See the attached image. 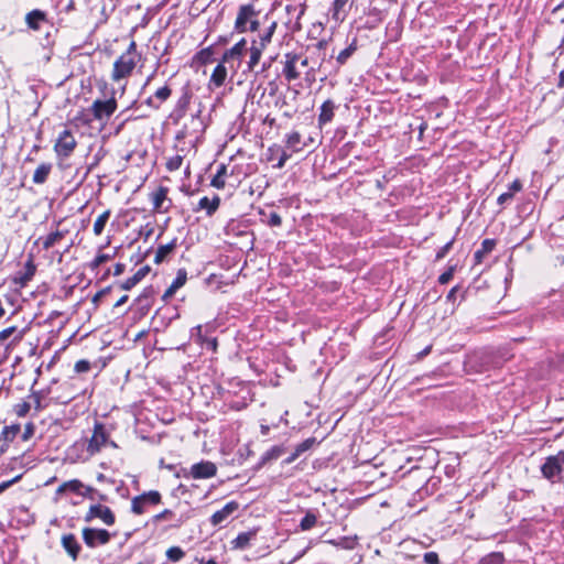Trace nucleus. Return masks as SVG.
Masks as SVG:
<instances>
[{
	"label": "nucleus",
	"mask_w": 564,
	"mask_h": 564,
	"mask_svg": "<svg viewBox=\"0 0 564 564\" xmlns=\"http://www.w3.org/2000/svg\"><path fill=\"white\" fill-rule=\"evenodd\" d=\"M46 20V14L44 11H41L39 9H34L30 11L25 17V22L28 26L34 31L40 30L41 22H44Z\"/></svg>",
	"instance_id": "bb28decb"
},
{
	"label": "nucleus",
	"mask_w": 564,
	"mask_h": 564,
	"mask_svg": "<svg viewBox=\"0 0 564 564\" xmlns=\"http://www.w3.org/2000/svg\"><path fill=\"white\" fill-rule=\"evenodd\" d=\"M455 267H449L445 272L438 276L440 284H447L454 275Z\"/></svg>",
	"instance_id": "6e6d98bb"
},
{
	"label": "nucleus",
	"mask_w": 564,
	"mask_h": 564,
	"mask_svg": "<svg viewBox=\"0 0 564 564\" xmlns=\"http://www.w3.org/2000/svg\"><path fill=\"white\" fill-rule=\"evenodd\" d=\"M111 259V256L108 253H99L96 256V258L90 262L89 267L91 270H96L99 265L102 263L109 261Z\"/></svg>",
	"instance_id": "603ef678"
},
{
	"label": "nucleus",
	"mask_w": 564,
	"mask_h": 564,
	"mask_svg": "<svg viewBox=\"0 0 564 564\" xmlns=\"http://www.w3.org/2000/svg\"><path fill=\"white\" fill-rule=\"evenodd\" d=\"M285 452V448L283 445H274L271 448H269L267 452H264L260 458L259 466H263L271 460H275L280 458L283 453Z\"/></svg>",
	"instance_id": "cd10ccee"
},
{
	"label": "nucleus",
	"mask_w": 564,
	"mask_h": 564,
	"mask_svg": "<svg viewBox=\"0 0 564 564\" xmlns=\"http://www.w3.org/2000/svg\"><path fill=\"white\" fill-rule=\"evenodd\" d=\"M61 544L73 561L78 558L82 545L73 533L63 534L61 538Z\"/></svg>",
	"instance_id": "f3484780"
},
{
	"label": "nucleus",
	"mask_w": 564,
	"mask_h": 564,
	"mask_svg": "<svg viewBox=\"0 0 564 564\" xmlns=\"http://www.w3.org/2000/svg\"><path fill=\"white\" fill-rule=\"evenodd\" d=\"M139 62L140 61L121 54L113 63L111 79L113 82H120L121 79L130 77Z\"/></svg>",
	"instance_id": "f03ea898"
},
{
	"label": "nucleus",
	"mask_w": 564,
	"mask_h": 564,
	"mask_svg": "<svg viewBox=\"0 0 564 564\" xmlns=\"http://www.w3.org/2000/svg\"><path fill=\"white\" fill-rule=\"evenodd\" d=\"M227 78V68L225 67V63H223V59L220 63L214 68L212 76L209 78V86L219 88L225 84V80Z\"/></svg>",
	"instance_id": "5701e85b"
},
{
	"label": "nucleus",
	"mask_w": 564,
	"mask_h": 564,
	"mask_svg": "<svg viewBox=\"0 0 564 564\" xmlns=\"http://www.w3.org/2000/svg\"><path fill=\"white\" fill-rule=\"evenodd\" d=\"M564 23V2L555 7L552 11V24Z\"/></svg>",
	"instance_id": "49530a36"
},
{
	"label": "nucleus",
	"mask_w": 564,
	"mask_h": 564,
	"mask_svg": "<svg viewBox=\"0 0 564 564\" xmlns=\"http://www.w3.org/2000/svg\"><path fill=\"white\" fill-rule=\"evenodd\" d=\"M423 558L426 564H441L436 552H427L424 554Z\"/></svg>",
	"instance_id": "052dcab7"
},
{
	"label": "nucleus",
	"mask_w": 564,
	"mask_h": 564,
	"mask_svg": "<svg viewBox=\"0 0 564 564\" xmlns=\"http://www.w3.org/2000/svg\"><path fill=\"white\" fill-rule=\"evenodd\" d=\"M108 435L105 431V426L101 423H96L94 432L88 441L87 452L89 455H95L100 452L101 447L107 443Z\"/></svg>",
	"instance_id": "9b49d317"
},
{
	"label": "nucleus",
	"mask_w": 564,
	"mask_h": 564,
	"mask_svg": "<svg viewBox=\"0 0 564 564\" xmlns=\"http://www.w3.org/2000/svg\"><path fill=\"white\" fill-rule=\"evenodd\" d=\"M564 470V451L558 452L556 455H552L545 458L544 464L541 466L542 475L554 481V478L560 476Z\"/></svg>",
	"instance_id": "423d86ee"
},
{
	"label": "nucleus",
	"mask_w": 564,
	"mask_h": 564,
	"mask_svg": "<svg viewBox=\"0 0 564 564\" xmlns=\"http://www.w3.org/2000/svg\"><path fill=\"white\" fill-rule=\"evenodd\" d=\"M172 95V89L169 85H164L158 88L154 93V98L160 104V106L165 102Z\"/></svg>",
	"instance_id": "37998d69"
},
{
	"label": "nucleus",
	"mask_w": 564,
	"mask_h": 564,
	"mask_svg": "<svg viewBox=\"0 0 564 564\" xmlns=\"http://www.w3.org/2000/svg\"><path fill=\"white\" fill-rule=\"evenodd\" d=\"M177 247V239L174 238L172 241H170L166 245H161L156 249L155 256H154V262L156 264L162 263Z\"/></svg>",
	"instance_id": "a878e982"
},
{
	"label": "nucleus",
	"mask_w": 564,
	"mask_h": 564,
	"mask_svg": "<svg viewBox=\"0 0 564 564\" xmlns=\"http://www.w3.org/2000/svg\"><path fill=\"white\" fill-rule=\"evenodd\" d=\"M336 109H337V105L332 99H327L321 105L319 113H318V118H317L319 128L332 122V120L334 119Z\"/></svg>",
	"instance_id": "a211bd4d"
},
{
	"label": "nucleus",
	"mask_w": 564,
	"mask_h": 564,
	"mask_svg": "<svg viewBox=\"0 0 564 564\" xmlns=\"http://www.w3.org/2000/svg\"><path fill=\"white\" fill-rule=\"evenodd\" d=\"M162 496L158 490H150L132 498L131 511L135 514H142L147 510V506L160 505Z\"/></svg>",
	"instance_id": "39448f33"
},
{
	"label": "nucleus",
	"mask_w": 564,
	"mask_h": 564,
	"mask_svg": "<svg viewBox=\"0 0 564 564\" xmlns=\"http://www.w3.org/2000/svg\"><path fill=\"white\" fill-rule=\"evenodd\" d=\"M259 13L260 10H258L253 3L239 6L234 25L235 31L238 33L248 32V23L253 18H257Z\"/></svg>",
	"instance_id": "7ed1b4c3"
},
{
	"label": "nucleus",
	"mask_w": 564,
	"mask_h": 564,
	"mask_svg": "<svg viewBox=\"0 0 564 564\" xmlns=\"http://www.w3.org/2000/svg\"><path fill=\"white\" fill-rule=\"evenodd\" d=\"M165 554L169 561L175 563L184 557L185 552L180 546H171Z\"/></svg>",
	"instance_id": "a18cd8bd"
},
{
	"label": "nucleus",
	"mask_w": 564,
	"mask_h": 564,
	"mask_svg": "<svg viewBox=\"0 0 564 564\" xmlns=\"http://www.w3.org/2000/svg\"><path fill=\"white\" fill-rule=\"evenodd\" d=\"M110 289H111L110 286H107V288H105V289H102V290L98 291V292L94 295V297H93L91 302L95 304V306H96V307L99 305V303H100L101 299H102L106 294H108V293L110 292Z\"/></svg>",
	"instance_id": "e2e57ef3"
},
{
	"label": "nucleus",
	"mask_w": 564,
	"mask_h": 564,
	"mask_svg": "<svg viewBox=\"0 0 564 564\" xmlns=\"http://www.w3.org/2000/svg\"><path fill=\"white\" fill-rule=\"evenodd\" d=\"M337 544L344 549H354L356 540L351 538H343Z\"/></svg>",
	"instance_id": "69168bd1"
},
{
	"label": "nucleus",
	"mask_w": 564,
	"mask_h": 564,
	"mask_svg": "<svg viewBox=\"0 0 564 564\" xmlns=\"http://www.w3.org/2000/svg\"><path fill=\"white\" fill-rule=\"evenodd\" d=\"M52 171V164L51 163H42L40 164L33 174V183L34 184H44Z\"/></svg>",
	"instance_id": "7c9ffc66"
},
{
	"label": "nucleus",
	"mask_w": 564,
	"mask_h": 564,
	"mask_svg": "<svg viewBox=\"0 0 564 564\" xmlns=\"http://www.w3.org/2000/svg\"><path fill=\"white\" fill-rule=\"evenodd\" d=\"M300 62V54L296 52H286L282 61V75L288 83L294 82L300 78V70L297 65Z\"/></svg>",
	"instance_id": "1a4fd4ad"
},
{
	"label": "nucleus",
	"mask_w": 564,
	"mask_h": 564,
	"mask_svg": "<svg viewBox=\"0 0 564 564\" xmlns=\"http://www.w3.org/2000/svg\"><path fill=\"white\" fill-rule=\"evenodd\" d=\"M316 444L315 437H310L295 446V452L301 456L304 452L311 449Z\"/></svg>",
	"instance_id": "de8ad7c7"
},
{
	"label": "nucleus",
	"mask_w": 564,
	"mask_h": 564,
	"mask_svg": "<svg viewBox=\"0 0 564 564\" xmlns=\"http://www.w3.org/2000/svg\"><path fill=\"white\" fill-rule=\"evenodd\" d=\"M150 271H151V268L149 265H144V267L140 268L132 276L124 280L120 284V288L126 291L131 290L141 280H143L149 274Z\"/></svg>",
	"instance_id": "393cba45"
},
{
	"label": "nucleus",
	"mask_w": 564,
	"mask_h": 564,
	"mask_svg": "<svg viewBox=\"0 0 564 564\" xmlns=\"http://www.w3.org/2000/svg\"><path fill=\"white\" fill-rule=\"evenodd\" d=\"M212 54H213V48H212V46H209V47H206V48H203L202 51H199L196 56H197L198 61H200L203 64H206L210 61Z\"/></svg>",
	"instance_id": "864d4df0"
},
{
	"label": "nucleus",
	"mask_w": 564,
	"mask_h": 564,
	"mask_svg": "<svg viewBox=\"0 0 564 564\" xmlns=\"http://www.w3.org/2000/svg\"><path fill=\"white\" fill-rule=\"evenodd\" d=\"M66 234H67V231L56 230L54 232L48 234L46 237L39 238V241L42 242L44 250H48L54 245L59 242L65 237Z\"/></svg>",
	"instance_id": "c756f323"
},
{
	"label": "nucleus",
	"mask_w": 564,
	"mask_h": 564,
	"mask_svg": "<svg viewBox=\"0 0 564 564\" xmlns=\"http://www.w3.org/2000/svg\"><path fill=\"white\" fill-rule=\"evenodd\" d=\"M137 119H139V116H133V115H130L127 112L123 117H121L119 119L120 123L118 124L116 132L119 133L123 129V127L126 126L127 122L134 121Z\"/></svg>",
	"instance_id": "bf43d9fd"
},
{
	"label": "nucleus",
	"mask_w": 564,
	"mask_h": 564,
	"mask_svg": "<svg viewBox=\"0 0 564 564\" xmlns=\"http://www.w3.org/2000/svg\"><path fill=\"white\" fill-rule=\"evenodd\" d=\"M20 431V425L4 426L1 433V441L9 444Z\"/></svg>",
	"instance_id": "79ce46f5"
},
{
	"label": "nucleus",
	"mask_w": 564,
	"mask_h": 564,
	"mask_svg": "<svg viewBox=\"0 0 564 564\" xmlns=\"http://www.w3.org/2000/svg\"><path fill=\"white\" fill-rule=\"evenodd\" d=\"M217 474V466L210 460H202L191 466L189 476L193 479H208Z\"/></svg>",
	"instance_id": "ddd939ff"
},
{
	"label": "nucleus",
	"mask_w": 564,
	"mask_h": 564,
	"mask_svg": "<svg viewBox=\"0 0 564 564\" xmlns=\"http://www.w3.org/2000/svg\"><path fill=\"white\" fill-rule=\"evenodd\" d=\"M267 224L271 227H279L282 224V218L278 213L272 212L269 214Z\"/></svg>",
	"instance_id": "13d9d810"
},
{
	"label": "nucleus",
	"mask_w": 564,
	"mask_h": 564,
	"mask_svg": "<svg viewBox=\"0 0 564 564\" xmlns=\"http://www.w3.org/2000/svg\"><path fill=\"white\" fill-rule=\"evenodd\" d=\"M204 130L205 126L200 115H193L189 118V122L185 123L183 128L177 132L176 140L181 141L186 138H191L189 142L194 144L199 139Z\"/></svg>",
	"instance_id": "f257e3e1"
},
{
	"label": "nucleus",
	"mask_w": 564,
	"mask_h": 564,
	"mask_svg": "<svg viewBox=\"0 0 564 564\" xmlns=\"http://www.w3.org/2000/svg\"><path fill=\"white\" fill-rule=\"evenodd\" d=\"M21 475L15 476L14 478L3 481L0 484V494L7 490L9 487H11L13 484L18 482L21 479Z\"/></svg>",
	"instance_id": "0e129e2a"
},
{
	"label": "nucleus",
	"mask_w": 564,
	"mask_h": 564,
	"mask_svg": "<svg viewBox=\"0 0 564 564\" xmlns=\"http://www.w3.org/2000/svg\"><path fill=\"white\" fill-rule=\"evenodd\" d=\"M35 271H36V267L33 262L32 259H30L29 261H26V263L24 264V272L21 273L20 278H19V282L21 285H25L29 281L32 280V278L34 276L35 274Z\"/></svg>",
	"instance_id": "4c0bfd02"
},
{
	"label": "nucleus",
	"mask_w": 564,
	"mask_h": 564,
	"mask_svg": "<svg viewBox=\"0 0 564 564\" xmlns=\"http://www.w3.org/2000/svg\"><path fill=\"white\" fill-rule=\"evenodd\" d=\"M512 198H513V193L512 192H506V193H502L501 195H499L497 202H498L499 205H503L507 202L511 200Z\"/></svg>",
	"instance_id": "338daca9"
},
{
	"label": "nucleus",
	"mask_w": 564,
	"mask_h": 564,
	"mask_svg": "<svg viewBox=\"0 0 564 564\" xmlns=\"http://www.w3.org/2000/svg\"><path fill=\"white\" fill-rule=\"evenodd\" d=\"M454 241H455V238H453L452 240H449L447 243H445L437 252H436V256H435V259L436 261L443 259L447 253L448 251L452 249L453 245H454Z\"/></svg>",
	"instance_id": "5fc2aeb1"
},
{
	"label": "nucleus",
	"mask_w": 564,
	"mask_h": 564,
	"mask_svg": "<svg viewBox=\"0 0 564 564\" xmlns=\"http://www.w3.org/2000/svg\"><path fill=\"white\" fill-rule=\"evenodd\" d=\"M317 523V516L312 512V511H307L305 513V516L302 518V520L300 521V529L301 531H308L311 530L312 528H314Z\"/></svg>",
	"instance_id": "58836bf2"
},
{
	"label": "nucleus",
	"mask_w": 564,
	"mask_h": 564,
	"mask_svg": "<svg viewBox=\"0 0 564 564\" xmlns=\"http://www.w3.org/2000/svg\"><path fill=\"white\" fill-rule=\"evenodd\" d=\"M191 98H192L191 90L188 88H184L182 96L177 100L176 111L184 113L191 102Z\"/></svg>",
	"instance_id": "a19ab883"
},
{
	"label": "nucleus",
	"mask_w": 564,
	"mask_h": 564,
	"mask_svg": "<svg viewBox=\"0 0 564 564\" xmlns=\"http://www.w3.org/2000/svg\"><path fill=\"white\" fill-rule=\"evenodd\" d=\"M30 409H31V403H30V402H26V401H23V402L17 403V404L13 406V411H14V413H15L19 417H23V416H25V415L30 412Z\"/></svg>",
	"instance_id": "8fccbe9b"
},
{
	"label": "nucleus",
	"mask_w": 564,
	"mask_h": 564,
	"mask_svg": "<svg viewBox=\"0 0 564 564\" xmlns=\"http://www.w3.org/2000/svg\"><path fill=\"white\" fill-rule=\"evenodd\" d=\"M169 188L159 186L150 194L152 209L154 213H167L172 207V200L167 197Z\"/></svg>",
	"instance_id": "9d476101"
},
{
	"label": "nucleus",
	"mask_w": 564,
	"mask_h": 564,
	"mask_svg": "<svg viewBox=\"0 0 564 564\" xmlns=\"http://www.w3.org/2000/svg\"><path fill=\"white\" fill-rule=\"evenodd\" d=\"M291 158V154L286 153L285 151L282 152L278 163L275 164V167L278 169H282L286 161Z\"/></svg>",
	"instance_id": "774afa93"
},
{
	"label": "nucleus",
	"mask_w": 564,
	"mask_h": 564,
	"mask_svg": "<svg viewBox=\"0 0 564 564\" xmlns=\"http://www.w3.org/2000/svg\"><path fill=\"white\" fill-rule=\"evenodd\" d=\"M285 144L292 152H300L304 148V144L302 143V135L297 131H292L286 134Z\"/></svg>",
	"instance_id": "2f4dec72"
},
{
	"label": "nucleus",
	"mask_w": 564,
	"mask_h": 564,
	"mask_svg": "<svg viewBox=\"0 0 564 564\" xmlns=\"http://www.w3.org/2000/svg\"><path fill=\"white\" fill-rule=\"evenodd\" d=\"M82 535L85 544L90 549L97 547L98 545H105L111 540V533L105 529L87 527L83 529Z\"/></svg>",
	"instance_id": "6e6552de"
},
{
	"label": "nucleus",
	"mask_w": 564,
	"mask_h": 564,
	"mask_svg": "<svg viewBox=\"0 0 564 564\" xmlns=\"http://www.w3.org/2000/svg\"><path fill=\"white\" fill-rule=\"evenodd\" d=\"M137 43L135 41H131L128 48L126 50L124 53H122V55L124 56H129V57H132L137 61H141V54L138 52V48H137Z\"/></svg>",
	"instance_id": "3c124183"
},
{
	"label": "nucleus",
	"mask_w": 564,
	"mask_h": 564,
	"mask_svg": "<svg viewBox=\"0 0 564 564\" xmlns=\"http://www.w3.org/2000/svg\"><path fill=\"white\" fill-rule=\"evenodd\" d=\"M496 247L495 239H485L481 242L480 249L474 253V260L476 264H480L486 254L490 253Z\"/></svg>",
	"instance_id": "c85d7f7f"
},
{
	"label": "nucleus",
	"mask_w": 564,
	"mask_h": 564,
	"mask_svg": "<svg viewBox=\"0 0 564 564\" xmlns=\"http://www.w3.org/2000/svg\"><path fill=\"white\" fill-rule=\"evenodd\" d=\"M227 166L225 164L218 165L217 172L210 181V185L217 189H223L226 186Z\"/></svg>",
	"instance_id": "473e14b6"
},
{
	"label": "nucleus",
	"mask_w": 564,
	"mask_h": 564,
	"mask_svg": "<svg viewBox=\"0 0 564 564\" xmlns=\"http://www.w3.org/2000/svg\"><path fill=\"white\" fill-rule=\"evenodd\" d=\"M278 29V22L272 21L264 30L258 33L257 37H253L251 41L256 42V44L267 48L269 44L272 42L273 35Z\"/></svg>",
	"instance_id": "aec40b11"
},
{
	"label": "nucleus",
	"mask_w": 564,
	"mask_h": 564,
	"mask_svg": "<svg viewBox=\"0 0 564 564\" xmlns=\"http://www.w3.org/2000/svg\"><path fill=\"white\" fill-rule=\"evenodd\" d=\"M187 281V272L185 269H178L175 279L171 283V285L164 292L162 300L167 301L171 299L175 292L181 289Z\"/></svg>",
	"instance_id": "412c9836"
},
{
	"label": "nucleus",
	"mask_w": 564,
	"mask_h": 564,
	"mask_svg": "<svg viewBox=\"0 0 564 564\" xmlns=\"http://www.w3.org/2000/svg\"><path fill=\"white\" fill-rule=\"evenodd\" d=\"M173 514H174V513H173V511H172V510H170V509H165V510H163L162 512H160V513H158V514H155V516L153 517V522H155V523H156V522H160V521H162V520L170 519V518H172V517H173Z\"/></svg>",
	"instance_id": "680f3d73"
},
{
	"label": "nucleus",
	"mask_w": 564,
	"mask_h": 564,
	"mask_svg": "<svg viewBox=\"0 0 564 564\" xmlns=\"http://www.w3.org/2000/svg\"><path fill=\"white\" fill-rule=\"evenodd\" d=\"M505 556L501 552H492L484 556L479 564H503Z\"/></svg>",
	"instance_id": "c03bdc74"
},
{
	"label": "nucleus",
	"mask_w": 564,
	"mask_h": 564,
	"mask_svg": "<svg viewBox=\"0 0 564 564\" xmlns=\"http://www.w3.org/2000/svg\"><path fill=\"white\" fill-rule=\"evenodd\" d=\"M182 163H183V156L180 154L174 155L166 161V164H165L166 170L170 172L177 171L178 169H181Z\"/></svg>",
	"instance_id": "09e8293b"
},
{
	"label": "nucleus",
	"mask_w": 564,
	"mask_h": 564,
	"mask_svg": "<svg viewBox=\"0 0 564 564\" xmlns=\"http://www.w3.org/2000/svg\"><path fill=\"white\" fill-rule=\"evenodd\" d=\"M74 370L77 373L88 372L90 370V362L85 359L78 360L75 364Z\"/></svg>",
	"instance_id": "4d7b16f0"
},
{
	"label": "nucleus",
	"mask_w": 564,
	"mask_h": 564,
	"mask_svg": "<svg viewBox=\"0 0 564 564\" xmlns=\"http://www.w3.org/2000/svg\"><path fill=\"white\" fill-rule=\"evenodd\" d=\"M95 518H99L107 525H112L116 521L111 509L102 505L90 506L88 512L85 516V521L90 522Z\"/></svg>",
	"instance_id": "f8f14e48"
},
{
	"label": "nucleus",
	"mask_w": 564,
	"mask_h": 564,
	"mask_svg": "<svg viewBox=\"0 0 564 564\" xmlns=\"http://www.w3.org/2000/svg\"><path fill=\"white\" fill-rule=\"evenodd\" d=\"M265 50L267 48L256 44V42H252V41L250 42L249 61L247 62L248 70H250V72L254 70L256 66L259 64V62L262 57V54Z\"/></svg>",
	"instance_id": "b1692460"
},
{
	"label": "nucleus",
	"mask_w": 564,
	"mask_h": 564,
	"mask_svg": "<svg viewBox=\"0 0 564 564\" xmlns=\"http://www.w3.org/2000/svg\"><path fill=\"white\" fill-rule=\"evenodd\" d=\"M84 487L85 486H84V484L80 480L72 479V480L65 481L62 485H59L58 488L56 489V494L61 495V494H64L66 491H73V492H76V494H80V490Z\"/></svg>",
	"instance_id": "72a5a7b5"
},
{
	"label": "nucleus",
	"mask_w": 564,
	"mask_h": 564,
	"mask_svg": "<svg viewBox=\"0 0 564 564\" xmlns=\"http://www.w3.org/2000/svg\"><path fill=\"white\" fill-rule=\"evenodd\" d=\"M111 212L109 209L105 210L100 214L94 224V234L96 236H100L105 229V226L110 217Z\"/></svg>",
	"instance_id": "ea45409f"
},
{
	"label": "nucleus",
	"mask_w": 564,
	"mask_h": 564,
	"mask_svg": "<svg viewBox=\"0 0 564 564\" xmlns=\"http://www.w3.org/2000/svg\"><path fill=\"white\" fill-rule=\"evenodd\" d=\"M77 147V141L70 130L65 129L59 134L54 144V151L58 158L67 159Z\"/></svg>",
	"instance_id": "20e7f679"
},
{
	"label": "nucleus",
	"mask_w": 564,
	"mask_h": 564,
	"mask_svg": "<svg viewBox=\"0 0 564 564\" xmlns=\"http://www.w3.org/2000/svg\"><path fill=\"white\" fill-rule=\"evenodd\" d=\"M348 0H334L332 4V18L335 21H343L346 17L345 7Z\"/></svg>",
	"instance_id": "c9c22d12"
},
{
	"label": "nucleus",
	"mask_w": 564,
	"mask_h": 564,
	"mask_svg": "<svg viewBox=\"0 0 564 564\" xmlns=\"http://www.w3.org/2000/svg\"><path fill=\"white\" fill-rule=\"evenodd\" d=\"M112 90L111 97L107 100L96 99L91 107L90 112L96 120H104L110 118L117 110V100Z\"/></svg>",
	"instance_id": "0eeeda50"
},
{
	"label": "nucleus",
	"mask_w": 564,
	"mask_h": 564,
	"mask_svg": "<svg viewBox=\"0 0 564 564\" xmlns=\"http://www.w3.org/2000/svg\"><path fill=\"white\" fill-rule=\"evenodd\" d=\"M357 50V40H354L349 46H347L346 48L341 50L337 57H336V62L341 66L344 64L347 63V61L351 57V55L356 52Z\"/></svg>",
	"instance_id": "e433bc0d"
},
{
	"label": "nucleus",
	"mask_w": 564,
	"mask_h": 564,
	"mask_svg": "<svg viewBox=\"0 0 564 564\" xmlns=\"http://www.w3.org/2000/svg\"><path fill=\"white\" fill-rule=\"evenodd\" d=\"M256 536L254 531L241 532L232 541V545L236 549L243 550L249 546L250 541Z\"/></svg>",
	"instance_id": "f704fd0d"
},
{
	"label": "nucleus",
	"mask_w": 564,
	"mask_h": 564,
	"mask_svg": "<svg viewBox=\"0 0 564 564\" xmlns=\"http://www.w3.org/2000/svg\"><path fill=\"white\" fill-rule=\"evenodd\" d=\"M25 329H18L15 326H10L0 332V346H9L17 344L23 339Z\"/></svg>",
	"instance_id": "2eb2a0df"
},
{
	"label": "nucleus",
	"mask_w": 564,
	"mask_h": 564,
	"mask_svg": "<svg viewBox=\"0 0 564 564\" xmlns=\"http://www.w3.org/2000/svg\"><path fill=\"white\" fill-rule=\"evenodd\" d=\"M246 45H247V40L245 37H242L232 47L225 51V53L223 54V57H221L223 63H227L235 58L239 59L243 55V52L246 51Z\"/></svg>",
	"instance_id": "4be33fe9"
},
{
	"label": "nucleus",
	"mask_w": 564,
	"mask_h": 564,
	"mask_svg": "<svg viewBox=\"0 0 564 564\" xmlns=\"http://www.w3.org/2000/svg\"><path fill=\"white\" fill-rule=\"evenodd\" d=\"M239 508L237 501L227 502L220 510H217L210 517V523L214 527L223 524Z\"/></svg>",
	"instance_id": "dca6fc26"
},
{
	"label": "nucleus",
	"mask_w": 564,
	"mask_h": 564,
	"mask_svg": "<svg viewBox=\"0 0 564 564\" xmlns=\"http://www.w3.org/2000/svg\"><path fill=\"white\" fill-rule=\"evenodd\" d=\"M220 206V197L218 195H214L213 198L204 196L199 199L197 207L193 210L195 213L205 210L208 217L213 216Z\"/></svg>",
	"instance_id": "6ab92c4d"
},
{
	"label": "nucleus",
	"mask_w": 564,
	"mask_h": 564,
	"mask_svg": "<svg viewBox=\"0 0 564 564\" xmlns=\"http://www.w3.org/2000/svg\"><path fill=\"white\" fill-rule=\"evenodd\" d=\"M155 291L152 286L144 288L141 294L134 300L133 306H135L137 311L141 316L147 315L154 301Z\"/></svg>",
	"instance_id": "4468645a"
}]
</instances>
